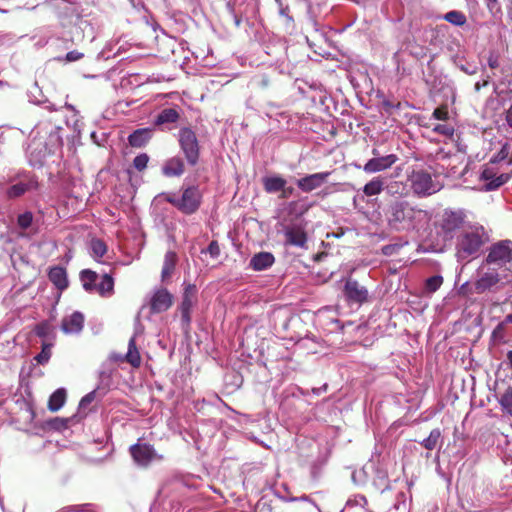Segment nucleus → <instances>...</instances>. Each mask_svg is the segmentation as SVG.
<instances>
[{
  "label": "nucleus",
  "instance_id": "f257e3e1",
  "mask_svg": "<svg viewBox=\"0 0 512 512\" xmlns=\"http://www.w3.org/2000/svg\"><path fill=\"white\" fill-rule=\"evenodd\" d=\"M181 196L175 193L165 195V200L185 215L196 213L202 203V193L198 186L190 185L182 187Z\"/></svg>",
  "mask_w": 512,
  "mask_h": 512
},
{
  "label": "nucleus",
  "instance_id": "f03ea898",
  "mask_svg": "<svg viewBox=\"0 0 512 512\" xmlns=\"http://www.w3.org/2000/svg\"><path fill=\"white\" fill-rule=\"evenodd\" d=\"M417 210L408 201L396 200L390 203L387 212L389 225L396 230H404L413 226Z\"/></svg>",
  "mask_w": 512,
  "mask_h": 512
},
{
  "label": "nucleus",
  "instance_id": "7ed1b4c3",
  "mask_svg": "<svg viewBox=\"0 0 512 512\" xmlns=\"http://www.w3.org/2000/svg\"><path fill=\"white\" fill-rule=\"evenodd\" d=\"M80 281L86 292H97L101 297H110L114 293V279L111 274L99 275L91 269H83L80 274Z\"/></svg>",
  "mask_w": 512,
  "mask_h": 512
},
{
  "label": "nucleus",
  "instance_id": "20e7f679",
  "mask_svg": "<svg viewBox=\"0 0 512 512\" xmlns=\"http://www.w3.org/2000/svg\"><path fill=\"white\" fill-rule=\"evenodd\" d=\"M178 144L188 165L194 167L199 163L201 146L197 134L190 127L178 131Z\"/></svg>",
  "mask_w": 512,
  "mask_h": 512
},
{
  "label": "nucleus",
  "instance_id": "39448f33",
  "mask_svg": "<svg viewBox=\"0 0 512 512\" xmlns=\"http://www.w3.org/2000/svg\"><path fill=\"white\" fill-rule=\"evenodd\" d=\"M483 244V233L479 229L462 233L456 246L458 258L465 260L476 255Z\"/></svg>",
  "mask_w": 512,
  "mask_h": 512
},
{
  "label": "nucleus",
  "instance_id": "423d86ee",
  "mask_svg": "<svg viewBox=\"0 0 512 512\" xmlns=\"http://www.w3.org/2000/svg\"><path fill=\"white\" fill-rule=\"evenodd\" d=\"M409 181L413 193L418 197L430 196L440 190V186L432 180L431 174L424 170L413 171Z\"/></svg>",
  "mask_w": 512,
  "mask_h": 512
},
{
  "label": "nucleus",
  "instance_id": "0eeeda50",
  "mask_svg": "<svg viewBox=\"0 0 512 512\" xmlns=\"http://www.w3.org/2000/svg\"><path fill=\"white\" fill-rule=\"evenodd\" d=\"M465 220L466 213L463 209H445L440 215L437 226L445 236H449L451 238L453 233L464 225Z\"/></svg>",
  "mask_w": 512,
  "mask_h": 512
},
{
  "label": "nucleus",
  "instance_id": "6e6552de",
  "mask_svg": "<svg viewBox=\"0 0 512 512\" xmlns=\"http://www.w3.org/2000/svg\"><path fill=\"white\" fill-rule=\"evenodd\" d=\"M131 457L135 463L142 467H147L154 460H161L154 447L147 443H136L129 449Z\"/></svg>",
  "mask_w": 512,
  "mask_h": 512
},
{
  "label": "nucleus",
  "instance_id": "1a4fd4ad",
  "mask_svg": "<svg viewBox=\"0 0 512 512\" xmlns=\"http://www.w3.org/2000/svg\"><path fill=\"white\" fill-rule=\"evenodd\" d=\"M512 260V242L509 240L500 241L491 246L487 255L486 262L494 263L499 266Z\"/></svg>",
  "mask_w": 512,
  "mask_h": 512
},
{
  "label": "nucleus",
  "instance_id": "9d476101",
  "mask_svg": "<svg viewBox=\"0 0 512 512\" xmlns=\"http://www.w3.org/2000/svg\"><path fill=\"white\" fill-rule=\"evenodd\" d=\"M197 288L194 284H187L184 288L182 301L179 306L181 313V320L185 326H189L191 323V309L196 302Z\"/></svg>",
  "mask_w": 512,
  "mask_h": 512
},
{
  "label": "nucleus",
  "instance_id": "9b49d317",
  "mask_svg": "<svg viewBox=\"0 0 512 512\" xmlns=\"http://www.w3.org/2000/svg\"><path fill=\"white\" fill-rule=\"evenodd\" d=\"M344 296L349 303L363 304L368 300V290L357 280L348 278L343 289Z\"/></svg>",
  "mask_w": 512,
  "mask_h": 512
},
{
  "label": "nucleus",
  "instance_id": "f8f14e48",
  "mask_svg": "<svg viewBox=\"0 0 512 512\" xmlns=\"http://www.w3.org/2000/svg\"><path fill=\"white\" fill-rule=\"evenodd\" d=\"M285 245L305 248L308 236L305 227L301 224H293L284 228Z\"/></svg>",
  "mask_w": 512,
  "mask_h": 512
},
{
  "label": "nucleus",
  "instance_id": "ddd939ff",
  "mask_svg": "<svg viewBox=\"0 0 512 512\" xmlns=\"http://www.w3.org/2000/svg\"><path fill=\"white\" fill-rule=\"evenodd\" d=\"M173 301V295L166 288L158 289L150 299V312L152 314L165 312L173 305Z\"/></svg>",
  "mask_w": 512,
  "mask_h": 512
},
{
  "label": "nucleus",
  "instance_id": "4468645a",
  "mask_svg": "<svg viewBox=\"0 0 512 512\" xmlns=\"http://www.w3.org/2000/svg\"><path fill=\"white\" fill-rule=\"evenodd\" d=\"M331 172H319L307 175L296 181L297 187L303 192H311L321 187L330 176Z\"/></svg>",
  "mask_w": 512,
  "mask_h": 512
},
{
  "label": "nucleus",
  "instance_id": "2eb2a0df",
  "mask_svg": "<svg viewBox=\"0 0 512 512\" xmlns=\"http://www.w3.org/2000/svg\"><path fill=\"white\" fill-rule=\"evenodd\" d=\"M511 178V174L509 173H502L500 175H496L493 168L486 166L482 173H481V179L486 182L485 184V190L486 191H493L507 183Z\"/></svg>",
  "mask_w": 512,
  "mask_h": 512
},
{
  "label": "nucleus",
  "instance_id": "dca6fc26",
  "mask_svg": "<svg viewBox=\"0 0 512 512\" xmlns=\"http://www.w3.org/2000/svg\"><path fill=\"white\" fill-rule=\"evenodd\" d=\"M398 161L395 154H389L382 157H373L368 160L363 167L366 173H377L389 169L393 164Z\"/></svg>",
  "mask_w": 512,
  "mask_h": 512
},
{
  "label": "nucleus",
  "instance_id": "f3484780",
  "mask_svg": "<svg viewBox=\"0 0 512 512\" xmlns=\"http://www.w3.org/2000/svg\"><path fill=\"white\" fill-rule=\"evenodd\" d=\"M84 326V316L76 311L62 319L61 329L66 334L79 333Z\"/></svg>",
  "mask_w": 512,
  "mask_h": 512
},
{
  "label": "nucleus",
  "instance_id": "a211bd4d",
  "mask_svg": "<svg viewBox=\"0 0 512 512\" xmlns=\"http://www.w3.org/2000/svg\"><path fill=\"white\" fill-rule=\"evenodd\" d=\"M185 172L184 160L180 156L167 159L162 166V173L166 177H180Z\"/></svg>",
  "mask_w": 512,
  "mask_h": 512
},
{
  "label": "nucleus",
  "instance_id": "6ab92c4d",
  "mask_svg": "<svg viewBox=\"0 0 512 512\" xmlns=\"http://www.w3.org/2000/svg\"><path fill=\"white\" fill-rule=\"evenodd\" d=\"M153 129L139 128L128 136V143L135 148L144 147L152 138Z\"/></svg>",
  "mask_w": 512,
  "mask_h": 512
},
{
  "label": "nucleus",
  "instance_id": "aec40b11",
  "mask_svg": "<svg viewBox=\"0 0 512 512\" xmlns=\"http://www.w3.org/2000/svg\"><path fill=\"white\" fill-rule=\"evenodd\" d=\"M48 278L60 291H63L68 287L67 272L65 268L61 266L51 267L48 272Z\"/></svg>",
  "mask_w": 512,
  "mask_h": 512
},
{
  "label": "nucleus",
  "instance_id": "412c9836",
  "mask_svg": "<svg viewBox=\"0 0 512 512\" xmlns=\"http://www.w3.org/2000/svg\"><path fill=\"white\" fill-rule=\"evenodd\" d=\"M499 274L495 271L484 273L476 282H475V291L478 294L484 293L487 290L491 289L499 282Z\"/></svg>",
  "mask_w": 512,
  "mask_h": 512
},
{
  "label": "nucleus",
  "instance_id": "4be33fe9",
  "mask_svg": "<svg viewBox=\"0 0 512 512\" xmlns=\"http://www.w3.org/2000/svg\"><path fill=\"white\" fill-rule=\"evenodd\" d=\"M275 258L270 252H260L255 254L250 260V267L255 271H262L272 266Z\"/></svg>",
  "mask_w": 512,
  "mask_h": 512
},
{
  "label": "nucleus",
  "instance_id": "5701e85b",
  "mask_svg": "<svg viewBox=\"0 0 512 512\" xmlns=\"http://www.w3.org/2000/svg\"><path fill=\"white\" fill-rule=\"evenodd\" d=\"M178 256L174 251L166 252L164 256V263L161 271V280L163 282L169 280L174 273Z\"/></svg>",
  "mask_w": 512,
  "mask_h": 512
},
{
  "label": "nucleus",
  "instance_id": "b1692460",
  "mask_svg": "<svg viewBox=\"0 0 512 512\" xmlns=\"http://www.w3.org/2000/svg\"><path fill=\"white\" fill-rule=\"evenodd\" d=\"M37 181L29 179L27 182H18L12 185L7 190V196L9 198H17L25 194L26 192L37 188Z\"/></svg>",
  "mask_w": 512,
  "mask_h": 512
},
{
  "label": "nucleus",
  "instance_id": "393cba45",
  "mask_svg": "<svg viewBox=\"0 0 512 512\" xmlns=\"http://www.w3.org/2000/svg\"><path fill=\"white\" fill-rule=\"evenodd\" d=\"M121 360L129 363L134 368H138L141 365V356L134 337L129 340L128 351Z\"/></svg>",
  "mask_w": 512,
  "mask_h": 512
},
{
  "label": "nucleus",
  "instance_id": "a878e982",
  "mask_svg": "<svg viewBox=\"0 0 512 512\" xmlns=\"http://www.w3.org/2000/svg\"><path fill=\"white\" fill-rule=\"evenodd\" d=\"M67 399V392L64 388H58L55 390L48 400V409L51 412H57L65 404Z\"/></svg>",
  "mask_w": 512,
  "mask_h": 512
},
{
  "label": "nucleus",
  "instance_id": "bb28decb",
  "mask_svg": "<svg viewBox=\"0 0 512 512\" xmlns=\"http://www.w3.org/2000/svg\"><path fill=\"white\" fill-rule=\"evenodd\" d=\"M180 118L179 112L174 108L163 109L155 118L154 124L161 126L169 123H176Z\"/></svg>",
  "mask_w": 512,
  "mask_h": 512
},
{
  "label": "nucleus",
  "instance_id": "cd10ccee",
  "mask_svg": "<svg viewBox=\"0 0 512 512\" xmlns=\"http://www.w3.org/2000/svg\"><path fill=\"white\" fill-rule=\"evenodd\" d=\"M287 181L281 176H271L263 178V187L267 193L280 192Z\"/></svg>",
  "mask_w": 512,
  "mask_h": 512
},
{
  "label": "nucleus",
  "instance_id": "c85d7f7f",
  "mask_svg": "<svg viewBox=\"0 0 512 512\" xmlns=\"http://www.w3.org/2000/svg\"><path fill=\"white\" fill-rule=\"evenodd\" d=\"M384 179L380 176L373 177L363 187V193L367 197L379 195L384 190Z\"/></svg>",
  "mask_w": 512,
  "mask_h": 512
},
{
  "label": "nucleus",
  "instance_id": "c756f323",
  "mask_svg": "<svg viewBox=\"0 0 512 512\" xmlns=\"http://www.w3.org/2000/svg\"><path fill=\"white\" fill-rule=\"evenodd\" d=\"M442 444V432L439 428L431 430L429 436L425 438L421 445L427 450H434L437 446Z\"/></svg>",
  "mask_w": 512,
  "mask_h": 512
},
{
  "label": "nucleus",
  "instance_id": "7c9ffc66",
  "mask_svg": "<svg viewBox=\"0 0 512 512\" xmlns=\"http://www.w3.org/2000/svg\"><path fill=\"white\" fill-rule=\"evenodd\" d=\"M90 248L92 251V256L95 259L103 257L107 252V245L106 243L98 238H94L90 242Z\"/></svg>",
  "mask_w": 512,
  "mask_h": 512
},
{
  "label": "nucleus",
  "instance_id": "2f4dec72",
  "mask_svg": "<svg viewBox=\"0 0 512 512\" xmlns=\"http://www.w3.org/2000/svg\"><path fill=\"white\" fill-rule=\"evenodd\" d=\"M444 19L456 26H463L467 21L466 16L462 12L456 10L446 13L444 15Z\"/></svg>",
  "mask_w": 512,
  "mask_h": 512
},
{
  "label": "nucleus",
  "instance_id": "473e14b6",
  "mask_svg": "<svg viewBox=\"0 0 512 512\" xmlns=\"http://www.w3.org/2000/svg\"><path fill=\"white\" fill-rule=\"evenodd\" d=\"M443 284V277L441 275H434L426 279L425 290L428 293L436 292Z\"/></svg>",
  "mask_w": 512,
  "mask_h": 512
},
{
  "label": "nucleus",
  "instance_id": "72a5a7b5",
  "mask_svg": "<svg viewBox=\"0 0 512 512\" xmlns=\"http://www.w3.org/2000/svg\"><path fill=\"white\" fill-rule=\"evenodd\" d=\"M502 409L512 416V387H509L500 399Z\"/></svg>",
  "mask_w": 512,
  "mask_h": 512
},
{
  "label": "nucleus",
  "instance_id": "f704fd0d",
  "mask_svg": "<svg viewBox=\"0 0 512 512\" xmlns=\"http://www.w3.org/2000/svg\"><path fill=\"white\" fill-rule=\"evenodd\" d=\"M148 162L149 156L146 153H141L134 158L133 167L137 171L142 172L147 168Z\"/></svg>",
  "mask_w": 512,
  "mask_h": 512
},
{
  "label": "nucleus",
  "instance_id": "c9c22d12",
  "mask_svg": "<svg viewBox=\"0 0 512 512\" xmlns=\"http://www.w3.org/2000/svg\"><path fill=\"white\" fill-rule=\"evenodd\" d=\"M33 221V214L29 211L20 214L17 218V224L21 229H27L31 226Z\"/></svg>",
  "mask_w": 512,
  "mask_h": 512
},
{
  "label": "nucleus",
  "instance_id": "e433bc0d",
  "mask_svg": "<svg viewBox=\"0 0 512 512\" xmlns=\"http://www.w3.org/2000/svg\"><path fill=\"white\" fill-rule=\"evenodd\" d=\"M433 131L435 133H438V134H441V135H444V136H447V137H452L454 135V127L451 126V125H448V124H437L434 128H433Z\"/></svg>",
  "mask_w": 512,
  "mask_h": 512
},
{
  "label": "nucleus",
  "instance_id": "4c0bfd02",
  "mask_svg": "<svg viewBox=\"0 0 512 512\" xmlns=\"http://www.w3.org/2000/svg\"><path fill=\"white\" fill-rule=\"evenodd\" d=\"M433 117L437 120H447L449 118L448 107L446 105L437 107L433 112Z\"/></svg>",
  "mask_w": 512,
  "mask_h": 512
},
{
  "label": "nucleus",
  "instance_id": "58836bf2",
  "mask_svg": "<svg viewBox=\"0 0 512 512\" xmlns=\"http://www.w3.org/2000/svg\"><path fill=\"white\" fill-rule=\"evenodd\" d=\"M509 155V145L505 144L502 146L500 151L491 159V163H497L505 160Z\"/></svg>",
  "mask_w": 512,
  "mask_h": 512
},
{
  "label": "nucleus",
  "instance_id": "ea45409f",
  "mask_svg": "<svg viewBox=\"0 0 512 512\" xmlns=\"http://www.w3.org/2000/svg\"><path fill=\"white\" fill-rule=\"evenodd\" d=\"M84 56L83 53L77 51V50H73V51H70L66 54L65 56V60L67 62H74V61H78L80 59H82Z\"/></svg>",
  "mask_w": 512,
  "mask_h": 512
},
{
  "label": "nucleus",
  "instance_id": "a19ab883",
  "mask_svg": "<svg viewBox=\"0 0 512 512\" xmlns=\"http://www.w3.org/2000/svg\"><path fill=\"white\" fill-rule=\"evenodd\" d=\"M488 65L491 69H496L499 67V55L495 52H491L488 57Z\"/></svg>",
  "mask_w": 512,
  "mask_h": 512
},
{
  "label": "nucleus",
  "instance_id": "79ce46f5",
  "mask_svg": "<svg viewBox=\"0 0 512 512\" xmlns=\"http://www.w3.org/2000/svg\"><path fill=\"white\" fill-rule=\"evenodd\" d=\"M50 358V351L43 348V350L36 356V360L38 363L43 364L47 362Z\"/></svg>",
  "mask_w": 512,
  "mask_h": 512
},
{
  "label": "nucleus",
  "instance_id": "37998d69",
  "mask_svg": "<svg viewBox=\"0 0 512 512\" xmlns=\"http://www.w3.org/2000/svg\"><path fill=\"white\" fill-rule=\"evenodd\" d=\"M208 251L213 257H217L220 254V248L217 241H212L208 246Z\"/></svg>",
  "mask_w": 512,
  "mask_h": 512
},
{
  "label": "nucleus",
  "instance_id": "c03bdc74",
  "mask_svg": "<svg viewBox=\"0 0 512 512\" xmlns=\"http://www.w3.org/2000/svg\"><path fill=\"white\" fill-rule=\"evenodd\" d=\"M89 506L88 504L84 505H74V506H68L61 509L59 512H80L84 511V507Z\"/></svg>",
  "mask_w": 512,
  "mask_h": 512
},
{
  "label": "nucleus",
  "instance_id": "a18cd8bd",
  "mask_svg": "<svg viewBox=\"0 0 512 512\" xmlns=\"http://www.w3.org/2000/svg\"><path fill=\"white\" fill-rule=\"evenodd\" d=\"M36 335L39 337H45L48 333V325L45 323L39 324L35 329Z\"/></svg>",
  "mask_w": 512,
  "mask_h": 512
},
{
  "label": "nucleus",
  "instance_id": "49530a36",
  "mask_svg": "<svg viewBox=\"0 0 512 512\" xmlns=\"http://www.w3.org/2000/svg\"><path fill=\"white\" fill-rule=\"evenodd\" d=\"M95 398V392L86 394L80 401V407H85L90 404Z\"/></svg>",
  "mask_w": 512,
  "mask_h": 512
},
{
  "label": "nucleus",
  "instance_id": "de8ad7c7",
  "mask_svg": "<svg viewBox=\"0 0 512 512\" xmlns=\"http://www.w3.org/2000/svg\"><path fill=\"white\" fill-rule=\"evenodd\" d=\"M294 192V188L293 187H286V185L284 186V188L281 190V196L280 198L282 199H286L288 198L290 195H292Z\"/></svg>",
  "mask_w": 512,
  "mask_h": 512
},
{
  "label": "nucleus",
  "instance_id": "09e8293b",
  "mask_svg": "<svg viewBox=\"0 0 512 512\" xmlns=\"http://www.w3.org/2000/svg\"><path fill=\"white\" fill-rule=\"evenodd\" d=\"M399 183L398 182H394V183H391L388 187H387V191L388 193L394 195V194H397L399 193Z\"/></svg>",
  "mask_w": 512,
  "mask_h": 512
},
{
  "label": "nucleus",
  "instance_id": "8fccbe9b",
  "mask_svg": "<svg viewBox=\"0 0 512 512\" xmlns=\"http://www.w3.org/2000/svg\"><path fill=\"white\" fill-rule=\"evenodd\" d=\"M506 121L508 125L512 128V105L506 112Z\"/></svg>",
  "mask_w": 512,
  "mask_h": 512
},
{
  "label": "nucleus",
  "instance_id": "3c124183",
  "mask_svg": "<svg viewBox=\"0 0 512 512\" xmlns=\"http://www.w3.org/2000/svg\"><path fill=\"white\" fill-rule=\"evenodd\" d=\"M488 84H489L488 80H483L482 82H477V83L475 84V90L478 92V91H480L483 87H486Z\"/></svg>",
  "mask_w": 512,
  "mask_h": 512
},
{
  "label": "nucleus",
  "instance_id": "603ef678",
  "mask_svg": "<svg viewBox=\"0 0 512 512\" xmlns=\"http://www.w3.org/2000/svg\"><path fill=\"white\" fill-rule=\"evenodd\" d=\"M270 84V80L268 77H263L262 81H261V85L263 87H267L268 85Z\"/></svg>",
  "mask_w": 512,
  "mask_h": 512
},
{
  "label": "nucleus",
  "instance_id": "864d4df0",
  "mask_svg": "<svg viewBox=\"0 0 512 512\" xmlns=\"http://www.w3.org/2000/svg\"><path fill=\"white\" fill-rule=\"evenodd\" d=\"M67 421H68L67 419H60V418H56L54 420V422H56V423L57 422H61V426H66L67 425Z\"/></svg>",
  "mask_w": 512,
  "mask_h": 512
},
{
  "label": "nucleus",
  "instance_id": "5fc2aeb1",
  "mask_svg": "<svg viewBox=\"0 0 512 512\" xmlns=\"http://www.w3.org/2000/svg\"><path fill=\"white\" fill-rule=\"evenodd\" d=\"M504 323H512V313L508 314L505 319Z\"/></svg>",
  "mask_w": 512,
  "mask_h": 512
},
{
  "label": "nucleus",
  "instance_id": "6e6d98bb",
  "mask_svg": "<svg viewBox=\"0 0 512 512\" xmlns=\"http://www.w3.org/2000/svg\"><path fill=\"white\" fill-rule=\"evenodd\" d=\"M507 358H508L509 363H510V365H511V367H512V350H510V351L507 353Z\"/></svg>",
  "mask_w": 512,
  "mask_h": 512
},
{
  "label": "nucleus",
  "instance_id": "4d7b16f0",
  "mask_svg": "<svg viewBox=\"0 0 512 512\" xmlns=\"http://www.w3.org/2000/svg\"><path fill=\"white\" fill-rule=\"evenodd\" d=\"M372 154H373V156H374V157H381V156L379 155V152H378V150H377V149H373V150H372Z\"/></svg>",
  "mask_w": 512,
  "mask_h": 512
},
{
  "label": "nucleus",
  "instance_id": "13d9d810",
  "mask_svg": "<svg viewBox=\"0 0 512 512\" xmlns=\"http://www.w3.org/2000/svg\"><path fill=\"white\" fill-rule=\"evenodd\" d=\"M488 2V5L489 4H496L498 2V0H487Z\"/></svg>",
  "mask_w": 512,
  "mask_h": 512
},
{
  "label": "nucleus",
  "instance_id": "bf43d9fd",
  "mask_svg": "<svg viewBox=\"0 0 512 512\" xmlns=\"http://www.w3.org/2000/svg\"><path fill=\"white\" fill-rule=\"evenodd\" d=\"M261 505H265V503H264V502H262V501H259V502L257 503V508H259Z\"/></svg>",
  "mask_w": 512,
  "mask_h": 512
},
{
  "label": "nucleus",
  "instance_id": "052dcab7",
  "mask_svg": "<svg viewBox=\"0 0 512 512\" xmlns=\"http://www.w3.org/2000/svg\"><path fill=\"white\" fill-rule=\"evenodd\" d=\"M384 106H385V107H391V104H389L388 102H385V103H384Z\"/></svg>",
  "mask_w": 512,
  "mask_h": 512
}]
</instances>
